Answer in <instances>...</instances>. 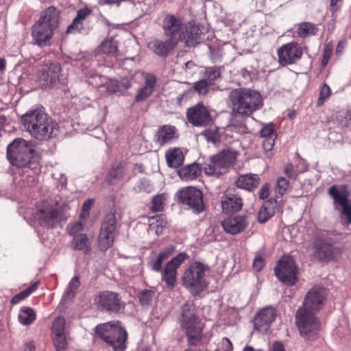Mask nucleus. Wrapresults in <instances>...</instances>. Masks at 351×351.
<instances>
[{
  "label": "nucleus",
  "instance_id": "f257e3e1",
  "mask_svg": "<svg viewBox=\"0 0 351 351\" xmlns=\"http://www.w3.org/2000/svg\"><path fill=\"white\" fill-rule=\"evenodd\" d=\"M326 295L324 288H312L304 297L302 306L295 313V324L300 335L306 340H315L319 336L321 322L315 315L322 308Z\"/></svg>",
  "mask_w": 351,
  "mask_h": 351
},
{
  "label": "nucleus",
  "instance_id": "f03ea898",
  "mask_svg": "<svg viewBox=\"0 0 351 351\" xmlns=\"http://www.w3.org/2000/svg\"><path fill=\"white\" fill-rule=\"evenodd\" d=\"M21 122L30 136L38 141H47L57 136L58 125L43 108L28 110L21 116Z\"/></svg>",
  "mask_w": 351,
  "mask_h": 351
},
{
  "label": "nucleus",
  "instance_id": "7ed1b4c3",
  "mask_svg": "<svg viewBox=\"0 0 351 351\" xmlns=\"http://www.w3.org/2000/svg\"><path fill=\"white\" fill-rule=\"evenodd\" d=\"M229 99L233 112L241 117L251 115L263 105L261 95L249 88H239L232 90L230 93Z\"/></svg>",
  "mask_w": 351,
  "mask_h": 351
},
{
  "label": "nucleus",
  "instance_id": "20e7f679",
  "mask_svg": "<svg viewBox=\"0 0 351 351\" xmlns=\"http://www.w3.org/2000/svg\"><path fill=\"white\" fill-rule=\"evenodd\" d=\"M98 338L111 346L114 351H125L128 332L119 320L99 324L95 328Z\"/></svg>",
  "mask_w": 351,
  "mask_h": 351
},
{
  "label": "nucleus",
  "instance_id": "39448f33",
  "mask_svg": "<svg viewBox=\"0 0 351 351\" xmlns=\"http://www.w3.org/2000/svg\"><path fill=\"white\" fill-rule=\"evenodd\" d=\"M6 155L12 166L25 168L33 162L35 150L29 142L18 138L8 145Z\"/></svg>",
  "mask_w": 351,
  "mask_h": 351
},
{
  "label": "nucleus",
  "instance_id": "423d86ee",
  "mask_svg": "<svg viewBox=\"0 0 351 351\" xmlns=\"http://www.w3.org/2000/svg\"><path fill=\"white\" fill-rule=\"evenodd\" d=\"M182 326L185 330L189 345L198 346L202 339L203 325L188 302L182 307Z\"/></svg>",
  "mask_w": 351,
  "mask_h": 351
},
{
  "label": "nucleus",
  "instance_id": "0eeeda50",
  "mask_svg": "<svg viewBox=\"0 0 351 351\" xmlns=\"http://www.w3.org/2000/svg\"><path fill=\"white\" fill-rule=\"evenodd\" d=\"M208 269L207 266L199 261L191 263L182 276V285L194 293L204 291L206 287L204 276Z\"/></svg>",
  "mask_w": 351,
  "mask_h": 351
},
{
  "label": "nucleus",
  "instance_id": "6e6552de",
  "mask_svg": "<svg viewBox=\"0 0 351 351\" xmlns=\"http://www.w3.org/2000/svg\"><path fill=\"white\" fill-rule=\"evenodd\" d=\"M311 249L313 256L321 263L337 261L341 255L342 250L335 245V242L328 238L315 237Z\"/></svg>",
  "mask_w": 351,
  "mask_h": 351
},
{
  "label": "nucleus",
  "instance_id": "1a4fd4ad",
  "mask_svg": "<svg viewBox=\"0 0 351 351\" xmlns=\"http://www.w3.org/2000/svg\"><path fill=\"white\" fill-rule=\"evenodd\" d=\"M238 152L231 149H223L213 156L210 162L204 167V171L208 176H220L226 169L232 166L237 158Z\"/></svg>",
  "mask_w": 351,
  "mask_h": 351
},
{
  "label": "nucleus",
  "instance_id": "9d476101",
  "mask_svg": "<svg viewBox=\"0 0 351 351\" xmlns=\"http://www.w3.org/2000/svg\"><path fill=\"white\" fill-rule=\"evenodd\" d=\"M95 304L101 311L119 313L125 308V302L120 295L114 291H101L95 298Z\"/></svg>",
  "mask_w": 351,
  "mask_h": 351
},
{
  "label": "nucleus",
  "instance_id": "9b49d317",
  "mask_svg": "<svg viewBox=\"0 0 351 351\" xmlns=\"http://www.w3.org/2000/svg\"><path fill=\"white\" fill-rule=\"evenodd\" d=\"M117 228V219L115 214H107L101 223L98 237L99 247L101 251H106L114 243Z\"/></svg>",
  "mask_w": 351,
  "mask_h": 351
},
{
  "label": "nucleus",
  "instance_id": "f8f14e48",
  "mask_svg": "<svg viewBox=\"0 0 351 351\" xmlns=\"http://www.w3.org/2000/svg\"><path fill=\"white\" fill-rule=\"evenodd\" d=\"M275 275L282 283L288 285H295L298 278V269L295 261L291 257H283L280 259L274 269Z\"/></svg>",
  "mask_w": 351,
  "mask_h": 351
},
{
  "label": "nucleus",
  "instance_id": "ddd939ff",
  "mask_svg": "<svg viewBox=\"0 0 351 351\" xmlns=\"http://www.w3.org/2000/svg\"><path fill=\"white\" fill-rule=\"evenodd\" d=\"M179 203L189 206L194 213L199 214L205 210L202 192L193 186L184 187L178 193Z\"/></svg>",
  "mask_w": 351,
  "mask_h": 351
},
{
  "label": "nucleus",
  "instance_id": "4468645a",
  "mask_svg": "<svg viewBox=\"0 0 351 351\" xmlns=\"http://www.w3.org/2000/svg\"><path fill=\"white\" fill-rule=\"evenodd\" d=\"M189 258V255L186 252H180L176 256L168 261L161 273V280L165 282V287L168 289L172 290L176 285L178 269L180 266Z\"/></svg>",
  "mask_w": 351,
  "mask_h": 351
},
{
  "label": "nucleus",
  "instance_id": "2eb2a0df",
  "mask_svg": "<svg viewBox=\"0 0 351 351\" xmlns=\"http://www.w3.org/2000/svg\"><path fill=\"white\" fill-rule=\"evenodd\" d=\"M38 223L47 229L53 228L60 221L61 213L59 208L49 203H44L38 207L34 215Z\"/></svg>",
  "mask_w": 351,
  "mask_h": 351
},
{
  "label": "nucleus",
  "instance_id": "dca6fc26",
  "mask_svg": "<svg viewBox=\"0 0 351 351\" xmlns=\"http://www.w3.org/2000/svg\"><path fill=\"white\" fill-rule=\"evenodd\" d=\"M328 194L332 198L334 204L342 207V215L346 219V223L351 224V204L348 203L347 185H332L328 190Z\"/></svg>",
  "mask_w": 351,
  "mask_h": 351
},
{
  "label": "nucleus",
  "instance_id": "f3484780",
  "mask_svg": "<svg viewBox=\"0 0 351 351\" xmlns=\"http://www.w3.org/2000/svg\"><path fill=\"white\" fill-rule=\"evenodd\" d=\"M162 28L164 35L176 41L177 43L184 37L185 25L180 18L173 14H167L162 20Z\"/></svg>",
  "mask_w": 351,
  "mask_h": 351
},
{
  "label": "nucleus",
  "instance_id": "a211bd4d",
  "mask_svg": "<svg viewBox=\"0 0 351 351\" xmlns=\"http://www.w3.org/2000/svg\"><path fill=\"white\" fill-rule=\"evenodd\" d=\"M277 55L280 65L285 66L299 61L303 55V50L300 45L292 41L282 45L278 49Z\"/></svg>",
  "mask_w": 351,
  "mask_h": 351
},
{
  "label": "nucleus",
  "instance_id": "6ab92c4d",
  "mask_svg": "<svg viewBox=\"0 0 351 351\" xmlns=\"http://www.w3.org/2000/svg\"><path fill=\"white\" fill-rule=\"evenodd\" d=\"M188 121L193 126L206 127L212 121L209 110L202 103H198L186 111Z\"/></svg>",
  "mask_w": 351,
  "mask_h": 351
},
{
  "label": "nucleus",
  "instance_id": "aec40b11",
  "mask_svg": "<svg viewBox=\"0 0 351 351\" xmlns=\"http://www.w3.org/2000/svg\"><path fill=\"white\" fill-rule=\"evenodd\" d=\"M221 204L223 212L228 214L240 211L243 206V201L240 193L233 188L225 191Z\"/></svg>",
  "mask_w": 351,
  "mask_h": 351
},
{
  "label": "nucleus",
  "instance_id": "412c9836",
  "mask_svg": "<svg viewBox=\"0 0 351 351\" xmlns=\"http://www.w3.org/2000/svg\"><path fill=\"white\" fill-rule=\"evenodd\" d=\"M56 30L37 21L32 27V36L34 43L40 47L50 46Z\"/></svg>",
  "mask_w": 351,
  "mask_h": 351
},
{
  "label": "nucleus",
  "instance_id": "4be33fe9",
  "mask_svg": "<svg viewBox=\"0 0 351 351\" xmlns=\"http://www.w3.org/2000/svg\"><path fill=\"white\" fill-rule=\"evenodd\" d=\"M247 225L246 217L243 215L230 216L221 222L224 231L232 235L243 232Z\"/></svg>",
  "mask_w": 351,
  "mask_h": 351
},
{
  "label": "nucleus",
  "instance_id": "5701e85b",
  "mask_svg": "<svg viewBox=\"0 0 351 351\" xmlns=\"http://www.w3.org/2000/svg\"><path fill=\"white\" fill-rule=\"evenodd\" d=\"M277 315L276 308L271 306L263 308L254 318V327L259 331H266Z\"/></svg>",
  "mask_w": 351,
  "mask_h": 351
},
{
  "label": "nucleus",
  "instance_id": "b1692460",
  "mask_svg": "<svg viewBox=\"0 0 351 351\" xmlns=\"http://www.w3.org/2000/svg\"><path fill=\"white\" fill-rule=\"evenodd\" d=\"M61 66L58 63H49L43 65L39 70L38 77L45 85H52L59 80Z\"/></svg>",
  "mask_w": 351,
  "mask_h": 351
},
{
  "label": "nucleus",
  "instance_id": "393cba45",
  "mask_svg": "<svg viewBox=\"0 0 351 351\" xmlns=\"http://www.w3.org/2000/svg\"><path fill=\"white\" fill-rule=\"evenodd\" d=\"M179 137L178 130L174 125H163L160 126L154 136V142L160 147L169 143Z\"/></svg>",
  "mask_w": 351,
  "mask_h": 351
},
{
  "label": "nucleus",
  "instance_id": "a878e982",
  "mask_svg": "<svg viewBox=\"0 0 351 351\" xmlns=\"http://www.w3.org/2000/svg\"><path fill=\"white\" fill-rule=\"evenodd\" d=\"M177 45L176 41H173L169 38L165 41L158 38H154L148 43L147 47L156 55L165 58L173 50Z\"/></svg>",
  "mask_w": 351,
  "mask_h": 351
},
{
  "label": "nucleus",
  "instance_id": "bb28decb",
  "mask_svg": "<svg viewBox=\"0 0 351 351\" xmlns=\"http://www.w3.org/2000/svg\"><path fill=\"white\" fill-rule=\"evenodd\" d=\"M38 21L56 30L60 24L61 11L55 6H49L40 12Z\"/></svg>",
  "mask_w": 351,
  "mask_h": 351
},
{
  "label": "nucleus",
  "instance_id": "cd10ccee",
  "mask_svg": "<svg viewBox=\"0 0 351 351\" xmlns=\"http://www.w3.org/2000/svg\"><path fill=\"white\" fill-rule=\"evenodd\" d=\"M145 84L140 88L134 97V101L139 103L147 99L154 92L156 86V77L153 73H143Z\"/></svg>",
  "mask_w": 351,
  "mask_h": 351
},
{
  "label": "nucleus",
  "instance_id": "c85d7f7f",
  "mask_svg": "<svg viewBox=\"0 0 351 351\" xmlns=\"http://www.w3.org/2000/svg\"><path fill=\"white\" fill-rule=\"evenodd\" d=\"M174 250V247L170 246L163 249L156 256H151L147 263L148 267L154 271H160L162 270L163 261L168 259L173 253Z\"/></svg>",
  "mask_w": 351,
  "mask_h": 351
},
{
  "label": "nucleus",
  "instance_id": "c756f323",
  "mask_svg": "<svg viewBox=\"0 0 351 351\" xmlns=\"http://www.w3.org/2000/svg\"><path fill=\"white\" fill-rule=\"evenodd\" d=\"M92 10L88 8L80 9L75 18L68 26L66 32L69 34L80 32L84 27V21L91 15Z\"/></svg>",
  "mask_w": 351,
  "mask_h": 351
},
{
  "label": "nucleus",
  "instance_id": "7c9ffc66",
  "mask_svg": "<svg viewBox=\"0 0 351 351\" xmlns=\"http://www.w3.org/2000/svg\"><path fill=\"white\" fill-rule=\"evenodd\" d=\"M260 184V178L257 174H245L238 177L235 184L238 188L247 191L256 189Z\"/></svg>",
  "mask_w": 351,
  "mask_h": 351
},
{
  "label": "nucleus",
  "instance_id": "2f4dec72",
  "mask_svg": "<svg viewBox=\"0 0 351 351\" xmlns=\"http://www.w3.org/2000/svg\"><path fill=\"white\" fill-rule=\"evenodd\" d=\"M125 165L121 162L113 164L106 176V182L110 185L118 183L125 173Z\"/></svg>",
  "mask_w": 351,
  "mask_h": 351
},
{
  "label": "nucleus",
  "instance_id": "473e14b6",
  "mask_svg": "<svg viewBox=\"0 0 351 351\" xmlns=\"http://www.w3.org/2000/svg\"><path fill=\"white\" fill-rule=\"evenodd\" d=\"M276 204L277 201L275 199H269L264 202L258 213V221L260 223L267 222L274 215Z\"/></svg>",
  "mask_w": 351,
  "mask_h": 351
},
{
  "label": "nucleus",
  "instance_id": "72a5a7b5",
  "mask_svg": "<svg viewBox=\"0 0 351 351\" xmlns=\"http://www.w3.org/2000/svg\"><path fill=\"white\" fill-rule=\"evenodd\" d=\"M165 158L167 165L171 168L180 167L184 160L183 152L178 147L169 149L165 154Z\"/></svg>",
  "mask_w": 351,
  "mask_h": 351
},
{
  "label": "nucleus",
  "instance_id": "f704fd0d",
  "mask_svg": "<svg viewBox=\"0 0 351 351\" xmlns=\"http://www.w3.org/2000/svg\"><path fill=\"white\" fill-rule=\"evenodd\" d=\"M202 172V167L197 163L191 164L181 168L178 171V174L181 179L189 181L196 179Z\"/></svg>",
  "mask_w": 351,
  "mask_h": 351
},
{
  "label": "nucleus",
  "instance_id": "c9c22d12",
  "mask_svg": "<svg viewBox=\"0 0 351 351\" xmlns=\"http://www.w3.org/2000/svg\"><path fill=\"white\" fill-rule=\"evenodd\" d=\"M71 245L75 250L83 251L85 254H89L91 250L90 241L85 233L75 235Z\"/></svg>",
  "mask_w": 351,
  "mask_h": 351
},
{
  "label": "nucleus",
  "instance_id": "e433bc0d",
  "mask_svg": "<svg viewBox=\"0 0 351 351\" xmlns=\"http://www.w3.org/2000/svg\"><path fill=\"white\" fill-rule=\"evenodd\" d=\"M318 32V28L315 24L310 22H302L297 25V36L301 38H305L311 36H315Z\"/></svg>",
  "mask_w": 351,
  "mask_h": 351
},
{
  "label": "nucleus",
  "instance_id": "4c0bfd02",
  "mask_svg": "<svg viewBox=\"0 0 351 351\" xmlns=\"http://www.w3.org/2000/svg\"><path fill=\"white\" fill-rule=\"evenodd\" d=\"M200 38L199 29L195 26H191L184 29V37L180 40H184L188 47L195 46Z\"/></svg>",
  "mask_w": 351,
  "mask_h": 351
},
{
  "label": "nucleus",
  "instance_id": "58836bf2",
  "mask_svg": "<svg viewBox=\"0 0 351 351\" xmlns=\"http://www.w3.org/2000/svg\"><path fill=\"white\" fill-rule=\"evenodd\" d=\"M36 318V314L34 310L28 306L22 307L18 315L19 322L24 326L30 325Z\"/></svg>",
  "mask_w": 351,
  "mask_h": 351
},
{
  "label": "nucleus",
  "instance_id": "ea45409f",
  "mask_svg": "<svg viewBox=\"0 0 351 351\" xmlns=\"http://www.w3.org/2000/svg\"><path fill=\"white\" fill-rule=\"evenodd\" d=\"M99 50L107 55H114L118 51V42L112 37L105 39L99 46Z\"/></svg>",
  "mask_w": 351,
  "mask_h": 351
},
{
  "label": "nucleus",
  "instance_id": "a19ab883",
  "mask_svg": "<svg viewBox=\"0 0 351 351\" xmlns=\"http://www.w3.org/2000/svg\"><path fill=\"white\" fill-rule=\"evenodd\" d=\"M40 285L39 281H36L34 282L31 286H29L26 289L21 291L20 293L16 294L11 300L10 303L12 305L16 304L21 301L27 298L29 295H30L33 292H34Z\"/></svg>",
  "mask_w": 351,
  "mask_h": 351
},
{
  "label": "nucleus",
  "instance_id": "79ce46f5",
  "mask_svg": "<svg viewBox=\"0 0 351 351\" xmlns=\"http://www.w3.org/2000/svg\"><path fill=\"white\" fill-rule=\"evenodd\" d=\"M167 197L165 194L161 193L153 197L149 210L153 213L161 212L166 205Z\"/></svg>",
  "mask_w": 351,
  "mask_h": 351
},
{
  "label": "nucleus",
  "instance_id": "37998d69",
  "mask_svg": "<svg viewBox=\"0 0 351 351\" xmlns=\"http://www.w3.org/2000/svg\"><path fill=\"white\" fill-rule=\"evenodd\" d=\"M80 286V278L78 276H74L69 282L66 290L64 294L65 298H72L75 295V293Z\"/></svg>",
  "mask_w": 351,
  "mask_h": 351
},
{
  "label": "nucleus",
  "instance_id": "c03bdc74",
  "mask_svg": "<svg viewBox=\"0 0 351 351\" xmlns=\"http://www.w3.org/2000/svg\"><path fill=\"white\" fill-rule=\"evenodd\" d=\"M148 222L150 226H156V232H158L159 231V229H160L161 230L162 227L166 226L167 219L165 215L160 214L149 217L148 219Z\"/></svg>",
  "mask_w": 351,
  "mask_h": 351
},
{
  "label": "nucleus",
  "instance_id": "a18cd8bd",
  "mask_svg": "<svg viewBox=\"0 0 351 351\" xmlns=\"http://www.w3.org/2000/svg\"><path fill=\"white\" fill-rule=\"evenodd\" d=\"M53 335V344L57 351H64L67 346L65 333Z\"/></svg>",
  "mask_w": 351,
  "mask_h": 351
},
{
  "label": "nucleus",
  "instance_id": "49530a36",
  "mask_svg": "<svg viewBox=\"0 0 351 351\" xmlns=\"http://www.w3.org/2000/svg\"><path fill=\"white\" fill-rule=\"evenodd\" d=\"M65 319L63 317H58L52 324V335L65 333Z\"/></svg>",
  "mask_w": 351,
  "mask_h": 351
},
{
  "label": "nucleus",
  "instance_id": "de8ad7c7",
  "mask_svg": "<svg viewBox=\"0 0 351 351\" xmlns=\"http://www.w3.org/2000/svg\"><path fill=\"white\" fill-rule=\"evenodd\" d=\"M211 85L208 82V80L204 79L196 82L193 84V88L199 95L207 94L209 88Z\"/></svg>",
  "mask_w": 351,
  "mask_h": 351
},
{
  "label": "nucleus",
  "instance_id": "09e8293b",
  "mask_svg": "<svg viewBox=\"0 0 351 351\" xmlns=\"http://www.w3.org/2000/svg\"><path fill=\"white\" fill-rule=\"evenodd\" d=\"M206 80L212 86L215 82L221 77V72L219 69L216 67L209 68L206 71Z\"/></svg>",
  "mask_w": 351,
  "mask_h": 351
},
{
  "label": "nucleus",
  "instance_id": "8fccbe9b",
  "mask_svg": "<svg viewBox=\"0 0 351 351\" xmlns=\"http://www.w3.org/2000/svg\"><path fill=\"white\" fill-rule=\"evenodd\" d=\"M154 292L152 290H143L138 294L139 301L141 305H149L152 302Z\"/></svg>",
  "mask_w": 351,
  "mask_h": 351
},
{
  "label": "nucleus",
  "instance_id": "3c124183",
  "mask_svg": "<svg viewBox=\"0 0 351 351\" xmlns=\"http://www.w3.org/2000/svg\"><path fill=\"white\" fill-rule=\"evenodd\" d=\"M261 137L263 138H276L275 134V125L273 123H269L263 126L260 132Z\"/></svg>",
  "mask_w": 351,
  "mask_h": 351
},
{
  "label": "nucleus",
  "instance_id": "603ef678",
  "mask_svg": "<svg viewBox=\"0 0 351 351\" xmlns=\"http://www.w3.org/2000/svg\"><path fill=\"white\" fill-rule=\"evenodd\" d=\"M331 95V90L328 85L324 84L320 88L319 96L317 99V105L320 106L323 105L326 99Z\"/></svg>",
  "mask_w": 351,
  "mask_h": 351
},
{
  "label": "nucleus",
  "instance_id": "864d4df0",
  "mask_svg": "<svg viewBox=\"0 0 351 351\" xmlns=\"http://www.w3.org/2000/svg\"><path fill=\"white\" fill-rule=\"evenodd\" d=\"M333 51V45L332 43H328L325 47L322 54V64L323 66H326L332 56Z\"/></svg>",
  "mask_w": 351,
  "mask_h": 351
},
{
  "label": "nucleus",
  "instance_id": "5fc2aeb1",
  "mask_svg": "<svg viewBox=\"0 0 351 351\" xmlns=\"http://www.w3.org/2000/svg\"><path fill=\"white\" fill-rule=\"evenodd\" d=\"M277 187L278 193L283 195L289 187V180L284 177H280L277 180Z\"/></svg>",
  "mask_w": 351,
  "mask_h": 351
},
{
  "label": "nucleus",
  "instance_id": "6e6d98bb",
  "mask_svg": "<svg viewBox=\"0 0 351 351\" xmlns=\"http://www.w3.org/2000/svg\"><path fill=\"white\" fill-rule=\"evenodd\" d=\"M233 346L230 340L227 337L221 339L215 351H232Z\"/></svg>",
  "mask_w": 351,
  "mask_h": 351
},
{
  "label": "nucleus",
  "instance_id": "4d7b16f0",
  "mask_svg": "<svg viewBox=\"0 0 351 351\" xmlns=\"http://www.w3.org/2000/svg\"><path fill=\"white\" fill-rule=\"evenodd\" d=\"M93 205V199H86L82 206V210L80 214V217L82 219H86L89 215L90 210Z\"/></svg>",
  "mask_w": 351,
  "mask_h": 351
},
{
  "label": "nucleus",
  "instance_id": "13d9d810",
  "mask_svg": "<svg viewBox=\"0 0 351 351\" xmlns=\"http://www.w3.org/2000/svg\"><path fill=\"white\" fill-rule=\"evenodd\" d=\"M84 226L81 222H75L71 224L68 230L69 235L75 237V235L82 234L81 232L83 230Z\"/></svg>",
  "mask_w": 351,
  "mask_h": 351
},
{
  "label": "nucleus",
  "instance_id": "bf43d9fd",
  "mask_svg": "<svg viewBox=\"0 0 351 351\" xmlns=\"http://www.w3.org/2000/svg\"><path fill=\"white\" fill-rule=\"evenodd\" d=\"M265 265L264 258L262 254H257L255 256L254 262H253V268L257 271H260Z\"/></svg>",
  "mask_w": 351,
  "mask_h": 351
},
{
  "label": "nucleus",
  "instance_id": "052dcab7",
  "mask_svg": "<svg viewBox=\"0 0 351 351\" xmlns=\"http://www.w3.org/2000/svg\"><path fill=\"white\" fill-rule=\"evenodd\" d=\"M343 0H330V10L334 16L341 9Z\"/></svg>",
  "mask_w": 351,
  "mask_h": 351
},
{
  "label": "nucleus",
  "instance_id": "680f3d73",
  "mask_svg": "<svg viewBox=\"0 0 351 351\" xmlns=\"http://www.w3.org/2000/svg\"><path fill=\"white\" fill-rule=\"evenodd\" d=\"M276 138H271V137L263 138L262 145H263V148L265 150V152H269V151L272 150L274 143H275Z\"/></svg>",
  "mask_w": 351,
  "mask_h": 351
},
{
  "label": "nucleus",
  "instance_id": "e2e57ef3",
  "mask_svg": "<svg viewBox=\"0 0 351 351\" xmlns=\"http://www.w3.org/2000/svg\"><path fill=\"white\" fill-rule=\"evenodd\" d=\"M341 125L343 128L344 127L351 130V108L346 112L343 119H341Z\"/></svg>",
  "mask_w": 351,
  "mask_h": 351
},
{
  "label": "nucleus",
  "instance_id": "0e129e2a",
  "mask_svg": "<svg viewBox=\"0 0 351 351\" xmlns=\"http://www.w3.org/2000/svg\"><path fill=\"white\" fill-rule=\"evenodd\" d=\"M285 173L290 179H296L297 173L294 169L293 164L289 163L285 168Z\"/></svg>",
  "mask_w": 351,
  "mask_h": 351
},
{
  "label": "nucleus",
  "instance_id": "69168bd1",
  "mask_svg": "<svg viewBox=\"0 0 351 351\" xmlns=\"http://www.w3.org/2000/svg\"><path fill=\"white\" fill-rule=\"evenodd\" d=\"M269 195V187L268 184H265L261 188L258 192V197L261 199H265L268 197Z\"/></svg>",
  "mask_w": 351,
  "mask_h": 351
},
{
  "label": "nucleus",
  "instance_id": "338daca9",
  "mask_svg": "<svg viewBox=\"0 0 351 351\" xmlns=\"http://www.w3.org/2000/svg\"><path fill=\"white\" fill-rule=\"evenodd\" d=\"M270 351H286L284 345L279 341H275L271 346Z\"/></svg>",
  "mask_w": 351,
  "mask_h": 351
},
{
  "label": "nucleus",
  "instance_id": "774afa93",
  "mask_svg": "<svg viewBox=\"0 0 351 351\" xmlns=\"http://www.w3.org/2000/svg\"><path fill=\"white\" fill-rule=\"evenodd\" d=\"M345 47V44L342 41H339L336 47L335 53L337 56H339L342 54Z\"/></svg>",
  "mask_w": 351,
  "mask_h": 351
}]
</instances>
